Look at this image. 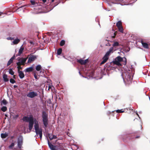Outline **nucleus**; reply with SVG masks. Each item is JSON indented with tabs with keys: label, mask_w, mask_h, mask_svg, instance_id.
<instances>
[{
	"label": "nucleus",
	"mask_w": 150,
	"mask_h": 150,
	"mask_svg": "<svg viewBox=\"0 0 150 150\" xmlns=\"http://www.w3.org/2000/svg\"><path fill=\"white\" fill-rule=\"evenodd\" d=\"M123 62V64L125 65L127 63V59L125 57L122 58L120 56H119L117 57L115 59L114 61L113 62L114 64H116L118 66H121L120 62Z\"/></svg>",
	"instance_id": "1"
},
{
	"label": "nucleus",
	"mask_w": 150,
	"mask_h": 150,
	"mask_svg": "<svg viewBox=\"0 0 150 150\" xmlns=\"http://www.w3.org/2000/svg\"><path fill=\"white\" fill-rule=\"evenodd\" d=\"M42 118L43 124L45 127H47L48 125V114L45 111H43L42 112Z\"/></svg>",
	"instance_id": "2"
},
{
	"label": "nucleus",
	"mask_w": 150,
	"mask_h": 150,
	"mask_svg": "<svg viewBox=\"0 0 150 150\" xmlns=\"http://www.w3.org/2000/svg\"><path fill=\"white\" fill-rule=\"evenodd\" d=\"M38 94L37 92L32 91L30 92L28 94H27V97L30 98H33L35 97L38 96Z\"/></svg>",
	"instance_id": "3"
},
{
	"label": "nucleus",
	"mask_w": 150,
	"mask_h": 150,
	"mask_svg": "<svg viewBox=\"0 0 150 150\" xmlns=\"http://www.w3.org/2000/svg\"><path fill=\"white\" fill-rule=\"evenodd\" d=\"M28 58V57L25 58H18V62H19V64L21 65H24L25 62Z\"/></svg>",
	"instance_id": "4"
},
{
	"label": "nucleus",
	"mask_w": 150,
	"mask_h": 150,
	"mask_svg": "<svg viewBox=\"0 0 150 150\" xmlns=\"http://www.w3.org/2000/svg\"><path fill=\"white\" fill-rule=\"evenodd\" d=\"M23 143V140L22 137H19L18 139V146L20 149L21 148Z\"/></svg>",
	"instance_id": "5"
},
{
	"label": "nucleus",
	"mask_w": 150,
	"mask_h": 150,
	"mask_svg": "<svg viewBox=\"0 0 150 150\" xmlns=\"http://www.w3.org/2000/svg\"><path fill=\"white\" fill-rule=\"evenodd\" d=\"M36 59L37 57L36 56L30 54L29 57L28 62V63H31L32 62L34 61Z\"/></svg>",
	"instance_id": "6"
},
{
	"label": "nucleus",
	"mask_w": 150,
	"mask_h": 150,
	"mask_svg": "<svg viewBox=\"0 0 150 150\" xmlns=\"http://www.w3.org/2000/svg\"><path fill=\"white\" fill-rule=\"evenodd\" d=\"M34 120H33V118L32 119H30V120L29 121V129L30 130V132L31 130L33 127V124H34Z\"/></svg>",
	"instance_id": "7"
},
{
	"label": "nucleus",
	"mask_w": 150,
	"mask_h": 150,
	"mask_svg": "<svg viewBox=\"0 0 150 150\" xmlns=\"http://www.w3.org/2000/svg\"><path fill=\"white\" fill-rule=\"evenodd\" d=\"M88 59H87L85 60L80 59L79 60H78L77 62L80 63L81 65H84L87 63V62H88Z\"/></svg>",
	"instance_id": "8"
},
{
	"label": "nucleus",
	"mask_w": 150,
	"mask_h": 150,
	"mask_svg": "<svg viewBox=\"0 0 150 150\" xmlns=\"http://www.w3.org/2000/svg\"><path fill=\"white\" fill-rule=\"evenodd\" d=\"M33 118V117L32 115L29 117L27 116H24L23 117V120L24 121L29 122L30 120V119H32Z\"/></svg>",
	"instance_id": "9"
},
{
	"label": "nucleus",
	"mask_w": 150,
	"mask_h": 150,
	"mask_svg": "<svg viewBox=\"0 0 150 150\" xmlns=\"http://www.w3.org/2000/svg\"><path fill=\"white\" fill-rule=\"evenodd\" d=\"M48 144L51 150H57L56 149V146L53 145L49 141L48 139Z\"/></svg>",
	"instance_id": "10"
},
{
	"label": "nucleus",
	"mask_w": 150,
	"mask_h": 150,
	"mask_svg": "<svg viewBox=\"0 0 150 150\" xmlns=\"http://www.w3.org/2000/svg\"><path fill=\"white\" fill-rule=\"evenodd\" d=\"M34 70V67L32 65L31 67L28 68L25 70L24 71L25 72H31Z\"/></svg>",
	"instance_id": "11"
},
{
	"label": "nucleus",
	"mask_w": 150,
	"mask_h": 150,
	"mask_svg": "<svg viewBox=\"0 0 150 150\" xmlns=\"http://www.w3.org/2000/svg\"><path fill=\"white\" fill-rule=\"evenodd\" d=\"M15 56L14 55L11 58L7 63V66H9L13 62V60L15 59Z\"/></svg>",
	"instance_id": "12"
},
{
	"label": "nucleus",
	"mask_w": 150,
	"mask_h": 150,
	"mask_svg": "<svg viewBox=\"0 0 150 150\" xmlns=\"http://www.w3.org/2000/svg\"><path fill=\"white\" fill-rule=\"evenodd\" d=\"M132 110V109H131V108H126V109H125L124 110H116V112H117V113H122V112H125V111L126 110Z\"/></svg>",
	"instance_id": "13"
},
{
	"label": "nucleus",
	"mask_w": 150,
	"mask_h": 150,
	"mask_svg": "<svg viewBox=\"0 0 150 150\" xmlns=\"http://www.w3.org/2000/svg\"><path fill=\"white\" fill-rule=\"evenodd\" d=\"M108 58H109L108 57L105 56L104 55V56L103 58V60L101 62V63L100 64V65L103 64L107 62V61L108 60Z\"/></svg>",
	"instance_id": "14"
},
{
	"label": "nucleus",
	"mask_w": 150,
	"mask_h": 150,
	"mask_svg": "<svg viewBox=\"0 0 150 150\" xmlns=\"http://www.w3.org/2000/svg\"><path fill=\"white\" fill-rule=\"evenodd\" d=\"M24 50V48L23 47H21L19 50L18 53L16 55V56H20L21 54L23 52Z\"/></svg>",
	"instance_id": "15"
},
{
	"label": "nucleus",
	"mask_w": 150,
	"mask_h": 150,
	"mask_svg": "<svg viewBox=\"0 0 150 150\" xmlns=\"http://www.w3.org/2000/svg\"><path fill=\"white\" fill-rule=\"evenodd\" d=\"M141 43L143 47L145 48L148 49L149 48V45L148 43L144 42L143 41H141Z\"/></svg>",
	"instance_id": "16"
},
{
	"label": "nucleus",
	"mask_w": 150,
	"mask_h": 150,
	"mask_svg": "<svg viewBox=\"0 0 150 150\" xmlns=\"http://www.w3.org/2000/svg\"><path fill=\"white\" fill-rule=\"evenodd\" d=\"M19 76L21 79H22L24 77L25 75L24 73L22 71H18Z\"/></svg>",
	"instance_id": "17"
},
{
	"label": "nucleus",
	"mask_w": 150,
	"mask_h": 150,
	"mask_svg": "<svg viewBox=\"0 0 150 150\" xmlns=\"http://www.w3.org/2000/svg\"><path fill=\"white\" fill-rule=\"evenodd\" d=\"M113 50V47H111L110 49L105 54V56L109 57V56L110 53Z\"/></svg>",
	"instance_id": "18"
},
{
	"label": "nucleus",
	"mask_w": 150,
	"mask_h": 150,
	"mask_svg": "<svg viewBox=\"0 0 150 150\" xmlns=\"http://www.w3.org/2000/svg\"><path fill=\"white\" fill-rule=\"evenodd\" d=\"M8 135V133L5 132V133H1V136L2 138L5 139L7 137Z\"/></svg>",
	"instance_id": "19"
},
{
	"label": "nucleus",
	"mask_w": 150,
	"mask_h": 150,
	"mask_svg": "<svg viewBox=\"0 0 150 150\" xmlns=\"http://www.w3.org/2000/svg\"><path fill=\"white\" fill-rule=\"evenodd\" d=\"M3 78L4 79V82H8V81L9 80L8 78L7 75L6 74H4L3 75Z\"/></svg>",
	"instance_id": "20"
},
{
	"label": "nucleus",
	"mask_w": 150,
	"mask_h": 150,
	"mask_svg": "<svg viewBox=\"0 0 150 150\" xmlns=\"http://www.w3.org/2000/svg\"><path fill=\"white\" fill-rule=\"evenodd\" d=\"M34 128L35 131H36V132L37 131V129H40L39 128V125L38 122H36L35 123L34 125Z\"/></svg>",
	"instance_id": "21"
},
{
	"label": "nucleus",
	"mask_w": 150,
	"mask_h": 150,
	"mask_svg": "<svg viewBox=\"0 0 150 150\" xmlns=\"http://www.w3.org/2000/svg\"><path fill=\"white\" fill-rule=\"evenodd\" d=\"M30 2L32 5H34L35 6H38L39 4V3L35 2L34 0H31Z\"/></svg>",
	"instance_id": "22"
},
{
	"label": "nucleus",
	"mask_w": 150,
	"mask_h": 150,
	"mask_svg": "<svg viewBox=\"0 0 150 150\" xmlns=\"http://www.w3.org/2000/svg\"><path fill=\"white\" fill-rule=\"evenodd\" d=\"M126 79L127 81L131 82L132 81V78L130 74H128L127 76Z\"/></svg>",
	"instance_id": "23"
},
{
	"label": "nucleus",
	"mask_w": 150,
	"mask_h": 150,
	"mask_svg": "<svg viewBox=\"0 0 150 150\" xmlns=\"http://www.w3.org/2000/svg\"><path fill=\"white\" fill-rule=\"evenodd\" d=\"M42 67L40 65H37L36 67V69L38 71H39L42 69Z\"/></svg>",
	"instance_id": "24"
},
{
	"label": "nucleus",
	"mask_w": 150,
	"mask_h": 150,
	"mask_svg": "<svg viewBox=\"0 0 150 150\" xmlns=\"http://www.w3.org/2000/svg\"><path fill=\"white\" fill-rule=\"evenodd\" d=\"M20 41V40L18 39H16L13 42V43L14 45L18 44Z\"/></svg>",
	"instance_id": "25"
},
{
	"label": "nucleus",
	"mask_w": 150,
	"mask_h": 150,
	"mask_svg": "<svg viewBox=\"0 0 150 150\" xmlns=\"http://www.w3.org/2000/svg\"><path fill=\"white\" fill-rule=\"evenodd\" d=\"M116 25L117 28L122 26V23L121 21H118L116 23Z\"/></svg>",
	"instance_id": "26"
},
{
	"label": "nucleus",
	"mask_w": 150,
	"mask_h": 150,
	"mask_svg": "<svg viewBox=\"0 0 150 150\" xmlns=\"http://www.w3.org/2000/svg\"><path fill=\"white\" fill-rule=\"evenodd\" d=\"M35 132L36 133V134L37 135H38L39 134H40V132L42 133V129L40 128V129H37V132L36 131H35Z\"/></svg>",
	"instance_id": "27"
},
{
	"label": "nucleus",
	"mask_w": 150,
	"mask_h": 150,
	"mask_svg": "<svg viewBox=\"0 0 150 150\" xmlns=\"http://www.w3.org/2000/svg\"><path fill=\"white\" fill-rule=\"evenodd\" d=\"M19 62H17L16 64L17 65V68L18 69V71H20V69H22V67H21V65L20 64Z\"/></svg>",
	"instance_id": "28"
},
{
	"label": "nucleus",
	"mask_w": 150,
	"mask_h": 150,
	"mask_svg": "<svg viewBox=\"0 0 150 150\" xmlns=\"http://www.w3.org/2000/svg\"><path fill=\"white\" fill-rule=\"evenodd\" d=\"M62 50L61 48H59L57 50V54L58 55H60L61 54L62 52Z\"/></svg>",
	"instance_id": "29"
},
{
	"label": "nucleus",
	"mask_w": 150,
	"mask_h": 150,
	"mask_svg": "<svg viewBox=\"0 0 150 150\" xmlns=\"http://www.w3.org/2000/svg\"><path fill=\"white\" fill-rule=\"evenodd\" d=\"M120 45L119 44V43L117 42H114V43L112 45V46L113 47L118 46H119Z\"/></svg>",
	"instance_id": "30"
},
{
	"label": "nucleus",
	"mask_w": 150,
	"mask_h": 150,
	"mask_svg": "<svg viewBox=\"0 0 150 150\" xmlns=\"http://www.w3.org/2000/svg\"><path fill=\"white\" fill-rule=\"evenodd\" d=\"M118 29V30H119V31L122 33H123V27H122V26H121V27H118V28H117Z\"/></svg>",
	"instance_id": "31"
},
{
	"label": "nucleus",
	"mask_w": 150,
	"mask_h": 150,
	"mask_svg": "<svg viewBox=\"0 0 150 150\" xmlns=\"http://www.w3.org/2000/svg\"><path fill=\"white\" fill-rule=\"evenodd\" d=\"M7 110V108L6 106L3 107L1 109V110L2 111L4 112L6 111Z\"/></svg>",
	"instance_id": "32"
},
{
	"label": "nucleus",
	"mask_w": 150,
	"mask_h": 150,
	"mask_svg": "<svg viewBox=\"0 0 150 150\" xmlns=\"http://www.w3.org/2000/svg\"><path fill=\"white\" fill-rule=\"evenodd\" d=\"M65 43V41L64 40H62L60 43V45L61 46H63Z\"/></svg>",
	"instance_id": "33"
},
{
	"label": "nucleus",
	"mask_w": 150,
	"mask_h": 150,
	"mask_svg": "<svg viewBox=\"0 0 150 150\" xmlns=\"http://www.w3.org/2000/svg\"><path fill=\"white\" fill-rule=\"evenodd\" d=\"M9 73L11 75H13L14 74V72L12 70V69H9Z\"/></svg>",
	"instance_id": "34"
},
{
	"label": "nucleus",
	"mask_w": 150,
	"mask_h": 150,
	"mask_svg": "<svg viewBox=\"0 0 150 150\" xmlns=\"http://www.w3.org/2000/svg\"><path fill=\"white\" fill-rule=\"evenodd\" d=\"M10 82L12 83H14L16 82V81L13 79H11L10 80Z\"/></svg>",
	"instance_id": "35"
},
{
	"label": "nucleus",
	"mask_w": 150,
	"mask_h": 150,
	"mask_svg": "<svg viewBox=\"0 0 150 150\" xmlns=\"http://www.w3.org/2000/svg\"><path fill=\"white\" fill-rule=\"evenodd\" d=\"M14 146V143H12L9 146V148L10 149H12L13 147Z\"/></svg>",
	"instance_id": "36"
},
{
	"label": "nucleus",
	"mask_w": 150,
	"mask_h": 150,
	"mask_svg": "<svg viewBox=\"0 0 150 150\" xmlns=\"http://www.w3.org/2000/svg\"><path fill=\"white\" fill-rule=\"evenodd\" d=\"M2 103L4 105H6L7 104V102L5 99H4L2 101Z\"/></svg>",
	"instance_id": "37"
},
{
	"label": "nucleus",
	"mask_w": 150,
	"mask_h": 150,
	"mask_svg": "<svg viewBox=\"0 0 150 150\" xmlns=\"http://www.w3.org/2000/svg\"><path fill=\"white\" fill-rule=\"evenodd\" d=\"M53 88H54V87L53 86H52V85H49L48 86V90H50V89H51L52 90H53Z\"/></svg>",
	"instance_id": "38"
},
{
	"label": "nucleus",
	"mask_w": 150,
	"mask_h": 150,
	"mask_svg": "<svg viewBox=\"0 0 150 150\" xmlns=\"http://www.w3.org/2000/svg\"><path fill=\"white\" fill-rule=\"evenodd\" d=\"M57 136L52 135V138L51 139L50 138V140H51L53 139H57Z\"/></svg>",
	"instance_id": "39"
},
{
	"label": "nucleus",
	"mask_w": 150,
	"mask_h": 150,
	"mask_svg": "<svg viewBox=\"0 0 150 150\" xmlns=\"http://www.w3.org/2000/svg\"><path fill=\"white\" fill-rule=\"evenodd\" d=\"M47 135L50 139V138L51 139V138H52V134L48 133L47 134Z\"/></svg>",
	"instance_id": "40"
},
{
	"label": "nucleus",
	"mask_w": 150,
	"mask_h": 150,
	"mask_svg": "<svg viewBox=\"0 0 150 150\" xmlns=\"http://www.w3.org/2000/svg\"><path fill=\"white\" fill-rule=\"evenodd\" d=\"M117 31H116L115 32H114V35L112 36V38H115V36L116 35V34H117Z\"/></svg>",
	"instance_id": "41"
},
{
	"label": "nucleus",
	"mask_w": 150,
	"mask_h": 150,
	"mask_svg": "<svg viewBox=\"0 0 150 150\" xmlns=\"http://www.w3.org/2000/svg\"><path fill=\"white\" fill-rule=\"evenodd\" d=\"M117 31H116L115 32H114V35L112 36V38H115V36L116 35V34H117Z\"/></svg>",
	"instance_id": "42"
},
{
	"label": "nucleus",
	"mask_w": 150,
	"mask_h": 150,
	"mask_svg": "<svg viewBox=\"0 0 150 150\" xmlns=\"http://www.w3.org/2000/svg\"><path fill=\"white\" fill-rule=\"evenodd\" d=\"M34 77H35V78L36 79H38V78H37V75H36V74L34 73Z\"/></svg>",
	"instance_id": "43"
},
{
	"label": "nucleus",
	"mask_w": 150,
	"mask_h": 150,
	"mask_svg": "<svg viewBox=\"0 0 150 150\" xmlns=\"http://www.w3.org/2000/svg\"><path fill=\"white\" fill-rule=\"evenodd\" d=\"M39 136H40V139H41L42 138V133L40 132V134H39Z\"/></svg>",
	"instance_id": "44"
},
{
	"label": "nucleus",
	"mask_w": 150,
	"mask_h": 150,
	"mask_svg": "<svg viewBox=\"0 0 150 150\" xmlns=\"http://www.w3.org/2000/svg\"><path fill=\"white\" fill-rule=\"evenodd\" d=\"M19 117V115H16L14 117V118L15 119H16Z\"/></svg>",
	"instance_id": "45"
},
{
	"label": "nucleus",
	"mask_w": 150,
	"mask_h": 150,
	"mask_svg": "<svg viewBox=\"0 0 150 150\" xmlns=\"http://www.w3.org/2000/svg\"><path fill=\"white\" fill-rule=\"evenodd\" d=\"M139 137H140V136H137L136 137H135V139H138V138H139Z\"/></svg>",
	"instance_id": "46"
},
{
	"label": "nucleus",
	"mask_w": 150,
	"mask_h": 150,
	"mask_svg": "<svg viewBox=\"0 0 150 150\" xmlns=\"http://www.w3.org/2000/svg\"><path fill=\"white\" fill-rule=\"evenodd\" d=\"M13 87L14 88H16L17 87V86L15 85L13 86Z\"/></svg>",
	"instance_id": "47"
},
{
	"label": "nucleus",
	"mask_w": 150,
	"mask_h": 150,
	"mask_svg": "<svg viewBox=\"0 0 150 150\" xmlns=\"http://www.w3.org/2000/svg\"><path fill=\"white\" fill-rule=\"evenodd\" d=\"M46 0H42V1H43L44 3H45V2H46Z\"/></svg>",
	"instance_id": "48"
},
{
	"label": "nucleus",
	"mask_w": 150,
	"mask_h": 150,
	"mask_svg": "<svg viewBox=\"0 0 150 150\" xmlns=\"http://www.w3.org/2000/svg\"><path fill=\"white\" fill-rule=\"evenodd\" d=\"M134 137H131L129 138V139H131H131H134Z\"/></svg>",
	"instance_id": "49"
},
{
	"label": "nucleus",
	"mask_w": 150,
	"mask_h": 150,
	"mask_svg": "<svg viewBox=\"0 0 150 150\" xmlns=\"http://www.w3.org/2000/svg\"><path fill=\"white\" fill-rule=\"evenodd\" d=\"M22 6H21V7H19V8H18L17 10H18V9H19V8H22Z\"/></svg>",
	"instance_id": "50"
},
{
	"label": "nucleus",
	"mask_w": 150,
	"mask_h": 150,
	"mask_svg": "<svg viewBox=\"0 0 150 150\" xmlns=\"http://www.w3.org/2000/svg\"><path fill=\"white\" fill-rule=\"evenodd\" d=\"M54 1V0H52V2H53Z\"/></svg>",
	"instance_id": "51"
},
{
	"label": "nucleus",
	"mask_w": 150,
	"mask_h": 150,
	"mask_svg": "<svg viewBox=\"0 0 150 150\" xmlns=\"http://www.w3.org/2000/svg\"><path fill=\"white\" fill-rule=\"evenodd\" d=\"M15 76L14 75L13 76V77L14 78H15Z\"/></svg>",
	"instance_id": "52"
},
{
	"label": "nucleus",
	"mask_w": 150,
	"mask_h": 150,
	"mask_svg": "<svg viewBox=\"0 0 150 150\" xmlns=\"http://www.w3.org/2000/svg\"><path fill=\"white\" fill-rule=\"evenodd\" d=\"M5 116L6 117L8 116L6 114H5Z\"/></svg>",
	"instance_id": "53"
},
{
	"label": "nucleus",
	"mask_w": 150,
	"mask_h": 150,
	"mask_svg": "<svg viewBox=\"0 0 150 150\" xmlns=\"http://www.w3.org/2000/svg\"><path fill=\"white\" fill-rule=\"evenodd\" d=\"M137 115L138 116H139V115L137 113Z\"/></svg>",
	"instance_id": "54"
},
{
	"label": "nucleus",
	"mask_w": 150,
	"mask_h": 150,
	"mask_svg": "<svg viewBox=\"0 0 150 150\" xmlns=\"http://www.w3.org/2000/svg\"><path fill=\"white\" fill-rule=\"evenodd\" d=\"M50 32H48L47 33H49V34H50Z\"/></svg>",
	"instance_id": "55"
},
{
	"label": "nucleus",
	"mask_w": 150,
	"mask_h": 150,
	"mask_svg": "<svg viewBox=\"0 0 150 150\" xmlns=\"http://www.w3.org/2000/svg\"><path fill=\"white\" fill-rule=\"evenodd\" d=\"M112 30H113V31H114L113 29H112Z\"/></svg>",
	"instance_id": "56"
},
{
	"label": "nucleus",
	"mask_w": 150,
	"mask_h": 150,
	"mask_svg": "<svg viewBox=\"0 0 150 150\" xmlns=\"http://www.w3.org/2000/svg\"><path fill=\"white\" fill-rule=\"evenodd\" d=\"M103 139H102V141H103Z\"/></svg>",
	"instance_id": "57"
}]
</instances>
